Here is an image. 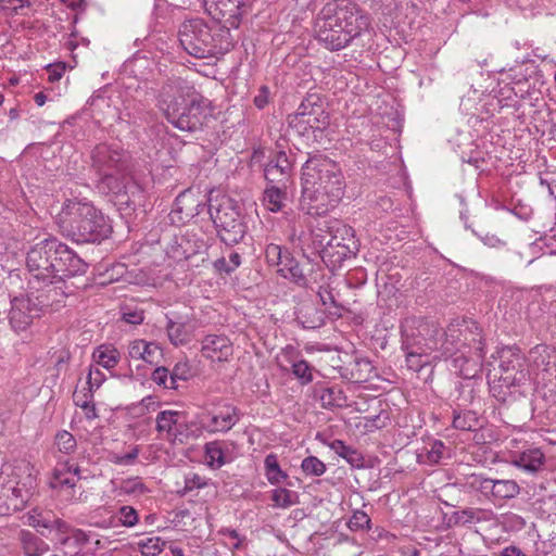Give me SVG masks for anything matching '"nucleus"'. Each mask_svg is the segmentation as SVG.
Returning <instances> with one entry per match:
<instances>
[{
	"label": "nucleus",
	"instance_id": "f257e3e1",
	"mask_svg": "<svg viewBox=\"0 0 556 556\" xmlns=\"http://www.w3.org/2000/svg\"><path fill=\"white\" fill-rule=\"evenodd\" d=\"M92 168L99 176L98 190L113 194L121 205H135L140 198V186L129 176V156L121 148L101 143L91 154Z\"/></svg>",
	"mask_w": 556,
	"mask_h": 556
},
{
	"label": "nucleus",
	"instance_id": "f03ea898",
	"mask_svg": "<svg viewBox=\"0 0 556 556\" xmlns=\"http://www.w3.org/2000/svg\"><path fill=\"white\" fill-rule=\"evenodd\" d=\"M369 26V16L352 0L327 3L315 23L318 40L331 51L345 48Z\"/></svg>",
	"mask_w": 556,
	"mask_h": 556
},
{
	"label": "nucleus",
	"instance_id": "7ed1b4c3",
	"mask_svg": "<svg viewBox=\"0 0 556 556\" xmlns=\"http://www.w3.org/2000/svg\"><path fill=\"white\" fill-rule=\"evenodd\" d=\"M26 266L33 277L43 283H56L65 278L84 275L88 264L71 248L55 238L33 245L26 255Z\"/></svg>",
	"mask_w": 556,
	"mask_h": 556
},
{
	"label": "nucleus",
	"instance_id": "20e7f679",
	"mask_svg": "<svg viewBox=\"0 0 556 556\" xmlns=\"http://www.w3.org/2000/svg\"><path fill=\"white\" fill-rule=\"evenodd\" d=\"M159 108L166 119L182 131L202 129L206 118L205 99L180 77L169 78L161 88Z\"/></svg>",
	"mask_w": 556,
	"mask_h": 556
},
{
	"label": "nucleus",
	"instance_id": "39448f33",
	"mask_svg": "<svg viewBox=\"0 0 556 556\" xmlns=\"http://www.w3.org/2000/svg\"><path fill=\"white\" fill-rule=\"evenodd\" d=\"M58 224L62 233L77 243L100 242L112 232L109 219L85 200H66L58 215Z\"/></svg>",
	"mask_w": 556,
	"mask_h": 556
},
{
	"label": "nucleus",
	"instance_id": "423d86ee",
	"mask_svg": "<svg viewBox=\"0 0 556 556\" xmlns=\"http://www.w3.org/2000/svg\"><path fill=\"white\" fill-rule=\"evenodd\" d=\"M178 37L182 49L198 59L224 53L233 47L230 28L223 24L213 31V28L202 18L185 21L179 27Z\"/></svg>",
	"mask_w": 556,
	"mask_h": 556
},
{
	"label": "nucleus",
	"instance_id": "0eeeda50",
	"mask_svg": "<svg viewBox=\"0 0 556 556\" xmlns=\"http://www.w3.org/2000/svg\"><path fill=\"white\" fill-rule=\"evenodd\" d=\"M207 201V212L220 241L226 245L238 244L248 229L238 201L226 194L210 195Z\"/></svg>",
	"mask_w": 556,
	"mask_h": 556
},
{
	"label": "nucleus",
	"instance_id": "6e6552de",
	"mask_svg": "<svg viewBox=\"0 0 556 556\" xmlns=\"http://www.w3.org/2000/svg\"><path fill=\"white\" fill-rule=\"evenodd\" d=\"M302 185L344 193V178L339 164L324 154L311 156L302 167Z\"/></svg>",
	"mask_w": 556,
	"mask_h": 556
},
{
	"label": "nucleus",
	"instance_id": "1a4fd4ad",
	"mask_svg": "<svg viewBox=\"0 0 556 556\" xmlns=\"http://www.w3.org/2000/svg\"><path fill=\"white\" fill-rule=\"evenodd\" d=\"M288 124L300 136H306L312 130L324 131L330 124V116L324 108L318 94H307L296 111L288 115Z\"/></svg>",
	"mask_w": 556,
	"mask_h": 556
},
{
	"label": "nucleus",
	"instance_id": "9d476101",
	"mask_svg": "<svg viewBox=\"0 0 556 556\" xmlns=\"http://www.w3.org/2000/svg\"><path fill=\"white\" fill-rule=\"evenodd\" d=\"M207 14L228 28H239L243 16L250 13L252 0H203Z\"/></svg>",
	"mask_w": 556,
	"mask_h": 556
},
{
	"label": "nucleus",
	"instance_id": "9b49d317",
	"mask_svg": "<svg viewBox=\"0 0 556 556\" xmlns=\"http://www.w3.org/2000/svg\"><path fill=\"white\" fill-rule=\"evenodd\" d=\"M344 193L332 192L330 189L302 185L301 208L312 216L326 215L334 208Z\"/></svg>",
	"mask_w": 556,
	"mask_h": 556
},
{
	"label": "nucleus",
	"instance_id": "f8f14e48",
	"mask_svg": "<svg viewBox=\"0 0 556 556\" xmlns=\"http://www.w3.org/2000/svg\"><path fill=\"white\" fill-rule=\"evenodd\" d=\"M417 319H406L401 327L402 349L406 353V362L410 369L419 370L427 361H421L430 350L425 345L424 336H418Z\"/></svg>",
	"mask_w": 556,
	"mask_h": 556
},
{
	"label": "nucleus",
	"instance_id": "ddd939ff",
	"mask_svg": "<svg viewBox=\"0 0 556 556\" xmlns=\"http://www.w3.org/2000/svg\"><path fill=\"white\" fill-rule=\"evenodd\" d=\"M498 380L507 388L520 384L527 376L525 356L517 346H506L500 352Z\"/></svg>",
	"mask_w": 556,
	"mask_h": 556
},
{
	"label": "nucleus",
	"instance_id": "4468645a",
	"mask_svg": "<svg viewBox=\"0 0 556 556\" xmlns=\"http://www.w3.org/2000/svg\"><path fill=\"white\" fill-rule=\"evenodd\" d=\"M208 205L199 191L187 189L178 194L169 214L173 223L185 224L198 216Z\"/></svg>",
	"mask_w": 556,
	"mask_h": 556
},
{
	"label": "nucleus",
	"instance_id": "2eb2a0df",
	"mask_svg": "<svg viewBox=\"0 0 556 556\" xmlns=\"http://www.w3.org/2000/svg\"><path fill=\"white\" fill-rule=\"evenodd\" d=\"M418 336H424L425 345L431 351H441L442 355L454 356L459 352V344L448 340L445 331L433 323L417 319Z\"/></svg>",
	"mask_w": 556,
	"mask_h": 556
},
{
	"label": "nucleus",
	"instance_id": "dca6fc26",
	"mask_svg": "<svg viewBox=\"0 0 556 556\" xmlns=\"http://www.w3.org/2000/svg\"><path fill=\"white\" fill-rule=\"evenodd\" d=\"M475 328L477 329V336L479 337L472 339L473 345L471 350L475 351L476 358H469L464 353L454 355L452 358V366L454 370L465 379H470L476 376L485 354L481 329L478 326H475Z\"/></svg>",
	"mask_w": 556,
	"mask_h": 556
},
{
	"label": "nucleus",
	"instance_id": "f3484780",
	"mask_svg": "<svg viewBox=\"0 0 556 556\" xmlns=\"http://www.w3.org/2000/svg\"><path fill=\"white\" fill-rule=\"evenodd\" d=\"M39 314L40 308L29 298L16 296L11 302L9 320L15 331H23Z\"/></svg>",
	"mask_w": 556,
	"mask_h": 556
},
{
	"label": "nucleus",
	"instance_id": "a211bd4d",
	"mask_svg": "<svg viewBox=\"0 0 556 556\" xmlns=\"http://www.w3.org/2000/svg\"><path fill=\"white\" fill-rule=\"evenodd\" d=\"M207 415L210 420L205 427L211 433L227 432L240 420V410L226 402L219 403Z\"/></svg>",
	"mask_w": 556,
	"mask_h": 556
},
{
	"label": "nucleus",
	"instance_id": "6ab92c4d",
	"mask_svg": "<svg viewBox=\"0 0 556 556\" xmlns=\"http://www.w3.org/2000/svg\"><path fill=\"white\" fill-rule=\"evenodd\" d=\"M292 162L285 151H279L264 168V177L269 186H288L292 177Z\"/></svg>",
	"mask_w": 556,
	"mask_h": 556
},
{
	"label": "nucleus",
	"instance_id": "aec40b11",
	"mask_svg": "<svg viewBox=\"0 0 556 556\" xmlns=\"http://www.w3.org/2000/svg\"><path fill=\"white\" fill-rule=\"evenodd\" d=\"M202 355L213 362H227L233 353L230 339L225 334H207L201 341Z\"/></svg>",
	"mask_w": 556,
	"mask_h": 556
},
{
	"label": "nucleus",
	"instance_id": "412c9836",
	"mask_svg": "<svg viewBox=\"0 0 556 556\" xmlns=\"http://www.w3.org/2000/svg\"><path fill=\"white\" fill-rule=\"evenodd\" d=\"M27 523L33 528L55 529L60 533H67L71 530V526L61 518H58L52 510L38 507L28 511Z\"/></svg>",
	"mask_w": 556,
	"mask_h": 556
},
{
	"label": "nucleus",
	"instance_id": "4be33fe9",
	"mask_svg": "<svg viewBox=\"0 0 556 556\" xmlns=\"http://www.w3.org/2000/svg\"><path fill=\"white\" fill-rule=\"evenodd\" d=\"M357 252L356 245L352 247L349 242L346 247L326 243L324 249L319 251V257L323 260L325 265L333 271L341 267L344 261L355 256Z\"/></svg>",
	"mask_w": 556,
	"mask_h": 556
},
{
	"label": "nucleus",
	"instance_id": "5701e85b",
	"mask_svg": "<svg viewBox=\"0 0 556 556\" xmlns=\"http://www.w3.org/2000/svg\"><path fill=\"white\" fill-rule=\"evenodd\" d=\"M533 365L547 374L556 371V350L545 344H538L529 352Z\"/></svg>",
	"mask_w": 556,
	"mask_h": 556
},
{
	"label": "nucleus",
	"instance_id": "b1692460",
	"mask_svg": "<svg viewBox=\"0 0 556 556\" xmlns=\"http://www.w3.org/2000/svg\"><path fill=\"white\" fill-rule=\"evenodd\" d=\"M181 413L177 410L160 412L155 418V429L162 439L173 442Z\"/></svg>",
	"mask_w": 556,
	"mask_h": 556
},
{
	"label": "nucleus",
	"instance_id": "393cba45",
	"mask_svg": "<svg viewBox=\"0 0 556 556\" xmlns=\"http://www.w3.org/2000/svg\"><path fill=\"white\" fill-rule=\"evenodd\" d=\"M544 454L539 448L527 450L511 459V464L522 470L534 473L540 470L544 464Z\"/></svg>",
	"mask_w": 556,
	"mask_h": 556
},
{
	"label": "nucleus",
	"instance_id": "a878e982",
	"mask_svg": "<svg viewBox=\"0 0 556 556\" xmlns=\"http://www.w3.org/2000/svg\"><path fill=\"white\" fill-rule=\"evenodd\" d=\"M492 516L493 513L491 510L482 508H466L454 511L451 520H453L455 525L465 526L469 523L489 521L492 519Z\"/></svg>",
	"mask_w": 556,
	"mask_h": 556
},
{
	"label": "nucleus",
	"instance_id": "bb28decb",
	"mask_svg": "<svg viewBox=\"0 0 556 556\" xmlns=\"http://www.w3.org/2000/svg\"><path fill=\"white\" fill-rule=\"evenodd\" d=\"M18 540L26 556H41L49 548L42 539L28 530H21Z\"/></svg>",
	"mask_w": 556,
	"mask_h": 556
},
{
	"label": "nucleus",
	"instance_id": "cd10ccee",
	"mask_svg": "<svg viewBox=\"0 0 556 556\" xmlns=\"http://www.w3.org/2000/svg\"><path fill=\"white\" fill-rule=\"evenodd\" d=\"M287 187L288 186H269L264 191V205L273 213L283 210L287 201Z\"/></svg>",
	"mask_w": 556,
	"mask_h": 556
},
{
	"label": "nucleus",
	"instance_id": "c85d7f7f",
	"mask_svg": "<svg viewBox=\"0 0 556 556\" xmlns=\"http://www.w3.org/2000/svg\"><path fill=\"white\" fill-rule=\"evenodd\" d=\"M348 242L350 245H356L358 249V241L355 238L353 228L338 219H333V229L326 243L346 247Z\"/></svg>",
	"mask_w": 556,
	"mask_h": 556
},
{
	"label": "nucleus",
	"instance_id": "c756f323",
	"mask_svg": "<svg viewBox=\"0 0 556 556\" xmlns=\"http://www.w3.org/2000/svg\"><path fill=\"white\" fill-rule=\"evenodd\" d=\"M17 469L26 473V477L16 483V486L12 489V494L20 501L21 505H25L31 495V490L36 486V478L31 475L28 465L18 467Z\"/></svg>",
	"mask_w": 556,
	"mask_h": 556
},
{
	"label": "nucleus",
	"instance_id": "7c9ffc66",
	"mask_svg": "<svg viewBox=\"0 0 556 556\" xmlns=\"http://www.w3.org/2000/svg\"><path fill=\"white\" fill-rule=\"evenodd\" d=\"M202 434V430L195 421H188L186 415L181 413L177 428L175 430L173 443H187L191 439H198Z\"/></svg>",
	"mask_w": 556,
	"mask_h": 556
},
{
	"label": "nucleus",
	"instance_id": "2f4dec72",
	"mask_svg": "<svg viewBox=\"0 0 556 556\" xmlns=\"http://www.w3.org/2000/svg\"><path fill=\"white\" fill-rule=\"evenodd\" d=\"M475 324H472L471 327H466L465 329H462L457 326H450L445 330L446 334L448 336V340L453 342L454 344H459V350L463 346H468L470 350L472 349L473 338H479L477 336V329L475 328Z\"/></svg>",
	"mask_w": 556,
	"mask_h": 556
},
{
	"label": "nucleus",
	"instance_id": "473e14b6",
	"mask_svg": "<svg viewBox=\"0 0 556 556\" xmlns=\"http://www.w3.org/2000/svg\"><path fill=\"white\" fill-rule=\"evenodd\" d=\"M330 448L340 457L344 458L352 467L361 468L364 466V456L362 453L346 445L343 441H332Z\"/></svg>",
	"mask_w": 556,
	"mask_h": 556
},
{
	"label": "nucleus",
	"instance_id": "72a5a7b5",
	"mask_svg": "<svg viewBox=\"0 0 556 556\" xmlns=\"http://www.w3.org/2000/svg\"><path fill=\"white\" fill-rule=\"evenodd\" d=\"M72 471V466H68V463L62 464L60 467L54 468L53 476L50 482L51 488L53 489H62L68 488L73 489L76 486L77 481L80 477L74 478L70 476Z\"/></svg>",
	"mask_w": 556,
	"mask_h": 556
},
{
	"label": "nucleus",
	"instance_id": "f704fd0d",
	"mask_svg": "<svg viewBox=\"0 0 556 556\" xmlns=\"http://www.w3.org/2000/svg\"><path fill=\"white\" fill-rule=\"evenodd\" d=\"M166 331L170 343L175 346L184 345L189 342L190 334L185 323L173 320L166 315Z\"/></svg>",
	"mask_w": 556,
	"mask_h": 556
},
{
	"label": "nucleus",
	"instance_id": "c9c22d12",
	"mask_svg": "<svg viewBox=\"0 0 556 556\" xmlns=\"http://www.w3.org/2000/svg\"><path fill=\"white\" fill-rule=\"evenodd\" d=\"M463 485L469 490L480 492L484 496L491 495L494 486L493 479L477 473L465 476Z\"/></svg>",
	"mask_w": 556,
	"mask_h": 556
},
{
	"label": "nucleus",
	"instance_id": "e433bc0d",
	"mask_svg": "<svg viewBox=\"0 0 556 556\" xmlns=\"http://www.w3.org/2000/svg\"><path fill=\"white\" fill-rule=\"evenodd\" d=\"M265 476L270 484H279L288 478V475L281 470L276 454L271 453L264 460Z\"/></svg>",
	"mask_w": 556,
	"mask_h": 556
},
{
	"label": "nucleus",
	"instance_id": "4c0bfd02",
	"mask_svg": "<svg viewBox=\"0 0 556 556\" xmlns=\"http://www.w3.org/2000/svg\"><path fill=\"white\" fill-rule=\"evenodd\" d=\"M492 496L498 500H509L516 497L520 488L515 480H493Z\"/></svg>",
	"mask_w": 556,
	"mask_h": 556
},
{
	"label": "nucleus",
	"instance_id": "58836bf2",
	"mask_svg": "<svg viewBox=\"0 0 556 556\" xmlns=\"http://www.w3.org/2000/svg\"><path fill=\"white\" fill-rule=\"evenodd\" d=\"M205 459L211 468L217 469L226 464L225 452L220 442H208L204 446Z\"/></svg>",
	"mask_w": 556,
	"mask_h": 556
},
{
	"label": "nucleus",
	"instance_id": "ea45409f",
	"mask_svg": "<svg viewBox=\"0 0 556 556\" xmlns=\"http://www.w3.org/2000/svg\"><path fill=\"white\" fill-rule=\"evenodd\" d=\"M332 229L333 220H326L311 231L312 244L318 255L319 251L324 249L327 240L330 238Z\"/></svg>",
	"mask_w": 556,
	"mask_h": 556
},
{
	"label": "nucleus",
	"instance_id": "a19ab883",
	"mask_svg": "<svg viewBox=\"0 0 556 556\" xmlns=\"http://www.w3.org/2000/svg\"><path fill=\"white\" fill-rule=\"evenodd\" d=\"M93 358L96 362L106 368H114L119 361V352L112 346L101 345L94 353Z\"/></svg>",
	"mask_w": 556,
	"mask_h": 556
},
{
	"label": "nucleus",
	"instance_id": "79ce46f5",
	"mask_svg": "<svg viewBox=\"0 0 556 556\" xmlns=\"http://www.w3.org/2000/svg\"><path fill=\"white\" fill-rule=\"evenodd\" d=\"M320 401L323 406L328 407H342L346 402V396L342 389L338 387L325 388L320 391Z\"/></svg>",
	"mask_w": 556,
	"mask_h": 556
},
{
	"label": "nucleus",
	"instance_id": "37998d69",
	"mask_svg": "<svg viewBox=\"0 0 556 556\" xmlns=\"http://www.w3.org/2000/svg\"><path fill=\"white\" fill-rule=\"evenodd\" d=\"M453 427L462 431H472L479 427V418L472 410L455 412Z\"/></svg>",
	"mask_w": 556,
	"mask_h": 556
},
{
	"label": "nucleus",
	"instance_id": "c03bdc74",
	"mask_svg": "<svg viewBox=\"0 0 556 556\" xmlns=\"http://www.w3.org/2000/svg\"><path fill=\"white\" fill-rule=\"evenodd\" d=\"M166 542L159 536H149L137 543L142 556H157L165 547Z\"/></svg>",
	"mask_w": 556,
	"mask_h": 556
},
{
	"label": "nucleus",
	"instance_id": "a18cd8bd",
	"mask_svg": "<svg viewBox=\"0 0 556 556\" xmlns=\"http://www.w3.org/2000/svg\"><path fill=\"white\" fill-rule=\"evenodd\" d=\"M298 500L299 495L296 492L285 488L275 489L271 494L274 506L279 508H288L296 504Z\"/></svg>",
	"mask_w": 556,
	"mask_h": 556
},
{
	"label": "nucleus",
	"instance_id": "49530a36",
	"mask_svg": "<svg viewBox=\"0 0 556 556\" xmlns=\"http://www.w3.org/2000/svg\"><path fill=\"white\" fill-rule=\"evenodd\" d=\"M317 294L323 303L324 306L326 307H333L334 311H329V314L339 318L342 316V313H341V309H342V305H340L336 299V296L333 295L332 291L329 289V287H324V286H320L318 291H317Z\"/></svg>",
	"mask_w": 556,
	"mask_h": 556
},
{
	"label": "nucleus",
	"instance_id": "de8ad7c7",
	"mask_svg": "<svg viewBox=\"0 0 556 556\" xmlns=\"http://www.w3.org/2000/svg\"><path fill=\"white\" fill-rule=\"evenodd\" d=\"M55 445L61 453L70 455L76 451L77 442L72 433L62 430L55 435Z\"/></svg>",
	"mask_w": 556,
	"mask_h": 556
},
{
	"label": "nucleus",
	"instance_id": "09e8293b",
	"mask_svg": "<svg viewBox=\"0 0 556 556\" xmlns=\"http://www.w3.org/2000/svg\"><path fill=\"white\" fill-rule=\"evenodd\" d=\"M118 489L122 493L127 495H142L148 492V488L139 477L122 480Z\"/></svg>",
	"mask_w": 556,
	"mask_h": 556
},
{
	"label": "nucleus",
	"instance_id": "8fccbe9b",
	"mask_svg": "<svg viewBox=\"0 0 556 556\" xmlns=\"http://www.w3.org/2000/svg\"><path fill=\"white\" fill-rule=\"evenodd\" d=\"M241 264V256L237 252H231L229 260L220 257L214 262V268L218 273H225L227 275L235 271Z\"/></svg>",
	"mask_w": 556,
	"mask_h": 556
},
{
	"label": "nucleus",
	"instance_id": "3c124183",
	"mask_svg": "<svg viewBox=\"0 0 556 556\" xmlns=\"http://www.w3.org/2000/svg\"><path fill=\"white\" fill-rule=\"evenodd\" d=\"M301 468L307 476L319 477L325 473L326 465L316 456H307L302 460Z\"/></svg>",
	"mask_w": 556,
	"mask_h": 556
},
{
	"label": "nucleus",
	"instance_id": "603ef678",
	"mask_svg": "<svg viewBox=\"0 0 556 556\" xmlns=\"http://www.w3.org/2000/svg\"><path fill=\"white\" fill-rule=\"evenodd\" d=\"M276 271L281 277L289 279L301 287L306 285V278L299 262L292 267H281V269H276Z\"/></svg>",
	"mask_w": 556,
	"mask_h": 556
},
{
	"label": "nucleus",
	"instance_id": "864d4df0",
	"mask_svg": "<svg viewBox=\"0 0 556 556\" xmlns=\"http://www.w3.org/2000/svg\"><path fill=\"white\" fill-rule=\"evenodd\" d=\"M312 366L304 359L292 364V374L301 380L302 384L313 381Z\"/></svg>",
	"mask_w": 556,
	"mask_h": 556
},
{
	"label": "nucleus",
	"instance_id": "5fc2aeb1",
	"mask_svg": "<svg viewBox=\"0 0 556 556\" xmlns=\"http://www.w3.org/2000/svg\"><path fill=\"white\" fill-rule=\"evenodd\" d=\"M140 453V448L138 445L131 447V450L126 454L111 453L109 455V460L115 465H125L129 466L135 464L138 455Z\"/></svg>",
	"mask_w": 556,
	"mask_h": 556
},
{
	"label": "nucleus",
	"instance_id": "6e6d98bb",
	"mask_svg": "<svg viewBox=\"0 0 556 556\" xmlns=\"http://www.w3.org/2000/svg\"><path fill=\"white\" fill-rule=\"evenodd\" d=\"M348 527L352 531L369 530L370 518L365 511L356 510L350 518Z\"/></svg>",
	"mask_w": 556,
	"mask_h": 556
},
{
	"label": "nucleus",
	"instance_id": "4d7b16f0",
	"mask_svg": "<svg viewBox=\"0 0 556 556\" xmlns=\"http://www.w3.org/2000/svg\"><path fill=\"white\" fill-rule=\"evenodd\" d=\"M285 250L280 245L269 243L265 249V258L269 266L276 267L281 265V257L285 254Z\"/></svg>",
	"mask_w": 556,
	"mask_h": 556
},
{
	"label": "nucleus",
	"instance_id": "13d9d810",
	"mask_svg": "<svg viewBox=\"0 0 556 556\" xmlns=\"http://www.w3.org/2000/svg\"><path fill=\"white\" fill-rule=\"evenodd\" d=\"M444 443L440 440H435L430 443V447L426 448V458L430 464H438L444 454Z\"/></svg>",
	"mask_w": 556,
	"mask_h": 556
},
{
	"label": "nucleus",
	"instance_id": "bf43d9fd",
	"mask_svg": "<svg viewBox=\"0 0 556 556\" xmlns=\"http://www.w3.org/2000/svg\"><path fill=\"white\" fill-rule=\"evenodd\" d=\"M122 319L127 324L140 325L144 319L143 311L126 305L122 308Z\"/></svg>",
	"mask_w": 556,
	"mask_h": 556
},
{
	"label": "nucleus",
	"instance_id": "052dcab7",
	"mask_svg": "<svg viewBox=\"0 0 556 556\" xmlns=\"http://www.w3.org/2000/svg\"><path fill=\"white\" fill-rule=\"evenodd\" d=\"M118 516L124 527L130 528L138 522V513L131 506H122L118 510Z\"/></svg>",
	"mask_w": 556,
	"mask_h": 556
},
{
	"label": "nucleus",
	"instance_id": "680f3d73",
	"mask_svg": "<svg viewBox=\"0 0 556 556\" xmlns=\"http://www.w3.org/2000/svg\"><path fill=\"white\" fill-rule=\"evenodd\" d=\"M93 391L91 388H84L83 390H76L73 394L74 402L77 406L81 407L83 409H87L89 407V404L92 403L93 399Z\"/></svg>",
	"mask_w": 556,
	"mask_h": 556
},
{
	"label": "nucleus",
	"instance_id": "e2e57ef3",
	"mask_svg": "<svg viewBox=\"0 0 556 556\" xmlns=\"http://www.w3.org/2000/svg\"><path fill=\"white\" fill-rule=\"evenodd\" d=\"M207 484L204 477L198 473H190L185 478L184 494L195 489L204 488Z\"/></svg>",
	"mask_w": 556,
	"mask_h": 556
},
{
	"label": "nucleus",
	"instance_id": "0e129e2a",
	"mask_svg": "<svg viewBox=\"0 0 556 556\" xmlns=\"http://www.w3.org/2000/svg\"><path fill=\"white\" fill-rule=\"evenodd\" d=\"M162 356V350L155 342H148L142 359L149 364H156Z\"/></svg>",
	"mask_w": 556,
	"mask_h": 556
},
{
	"label": "nucleus",
	"instance_id": "69168bd1",
	"mask_svg": "<svg viewBox=\"0 0 556 556\" xmlns=\"http://www.w3.org/2000/svg\"><path fill=\"white\" fill-rule=\"evenodd\" d=\"M105 376L99 368H90L87 377V384L92 390H97L104 382Z\"/></svg>",
	"mask_w": 556,
	"mask_h": 556
},
{
	"label": "nucleus",
	"instance_id": "338daca9",
	"mask_svg": "<svg viewBox=\"0 0 556 556\" xmlns=\"http://www.w3.org/2000/svg\"><path fill=\"white\" fill-rule=\"evenodd\" d=\"M169 370L166 367H157L152 372L151 379L159 386L164 387L165 389H169Z\"/></svg>",
	"mask_w": 556,
	"mask_h": 556
},
{
	"label": "nucleus",
	"instance_id": "774afa93",
	"mask_svg": "<svg viewBox=\"0 0 556 556\" xmlns=\"http://www.w3.org/2000/svg\"><path fill=\"white\" fill-rule=\"evenodd\" d=\"M65 70H66V64L63 62H59L55 64H49L47 66V72L49 74V77H48L49 81L50 83L59 81L61 79V77L63 76Z\"/></svg>",
	"mask_w": 556,
	"mask_h": 556
}]
</instances>
